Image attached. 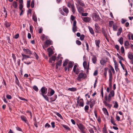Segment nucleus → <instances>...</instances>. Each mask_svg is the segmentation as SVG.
I'll list each match as a JSON object with an SVG mask.
<instances>
[{"label":"nucleus","mask_w":133,"mask_h":133,"mask_svg":"<svg viewBox=\"0 0 133 133\" xmlns=\"http://www.w3.org/2000/svg\"><path fill=\"white\" fill-rule=\"evenodd\" d=\"M62 60H60L58 61L57 63L56 64L60 66L62 64Z\"/></svg>","instance_id":"c03bdc74"},{"label":"nucleus","mask_w":133,"mask_h":133,"mask_svg":"<svg viewBox=\"0 0 133 133\" xmlns=\"http://www.w3.org/2000/svg\"><path fill=\"white\" fill-rule=\"evenodd\" d=\"M130 45L129 42L128 41H126L124 42V46L126 49L129 48Z\"/></svg>","instance_id":"4be33fe9"},{"label":"nucleus","mask_w":133,"mask_h":133,"mask_svg":"<svg viewBox=\"0 0 133 133\" xmlns=\"http://www.w3.org/2000/svg\"><path fill=\"white\" fill-rule=\"evenodd\" d=\"M110 122L114 125L115 126L117 125V124L115 123L114 118L111 116V117Z\"/></svg>","instance_id":"c85d7f7f"},{"label":"nucleus","mask_w":133,"mask_h":133,"mask_svg":"<svg viewBox=\"0 0 133 133\" xmlns=\"http://www.w3.org/2000/svg\"><path fill=\"white\" fill-rule=\"evenodd\" d=\"M117 28V26L116 25H113V29L114 31H116Z\"/></svg>","instance_id":"3c124183"},{"label":"nucleus","mask_w":133,"mask_h":133,"mask_svg":"<svg viewBox=\"0 0 133 133\" xmlns=\"http://www.w3.org/2000/svg\"><path fill=\"white\" fill-rule=\"evenodd\" d=\"M92 60L93 63L94 64H96L97 61V58L96 56L95 55H93L92 56Z\"/></svg>","instance_id":"6ab92c4d"},{"label":"nucleus","mask_w":133,"mask_h":133,"mask_svg":"<svg viewBox=\"0 0 133 133\" xmlns=\"http://www.w3.org/2000/svg\"><path fill=\"white\" fill-rule=\"evenodd\" d=\"M118 41L119 42L120 44L121 45H122L123 42V37H121L118 40Z\"/></svg>","instance_id":"c9c22d12"},{"label":"nucleus","mask_w":133,"mask_h":133,"mask_svg":"<svg viewBox=\"0 0 133 133\" xmlns=\"http://www.w3.org/2000/svg\"><path fill=\"white\" fill-rule=\"evenodd\" d=\"M75 1L77 2V4L79 5L82 6H84L85 4L83 1L81 0H75Z\"/></svg>","instance_id":"f8f14e48"},{"label":"nucleus","mask_w":133,"mask_h":133,"mask_svg":"<svg viewBox=\"0 0 133 133\" xmlns=\"http://www.w3.org/2000/svg\"><path fill=\"white\" fill-rule=\"evenodd\" d=\"M103 131L104 133H107L106 129V127L104 126V127L103 128Z\"/></svg>","instance_id":"774afa93"},{"label":"nucleus","mask_w":133,"mask_h":133,"mask_svg":"<svg viewBox=\"0 0 133 133\" xmlns=\"http://www.w3.org/2000/svg\"><path fill=\"white\" fill-rule=\"evenodd\" d=\"M12 5L15 8H16L18 6L17 2L15 1H14L13 2Z\"/></svg>","instance_id":"72a5a7b5"},{"label":"nucleus","mask_w":133,"mask_h":133,"mask_svg":"<svg viewBox=\"0 0 133 133\" xmlns=\"http://www.w3.org/2000/svg\"><path fill=\"white\" fill-rule=\"evenodd\" d=\"M122 28H120L118 30L117 33V36H119L122 32Z\"/></svg>","instance_id":"c756f323"},{"label":"nucleus","mask_w":133,"mask_h":133,"mask_svg":"<svg viewBox=\"0 0 133 133\" xmlns=\"http://www.w3.org/2000/svg\"><path fill=\"white\" fill-rule=\"evenodd\" d=\"M23 50L25 53L27 54H32L31 52L28 49H23Z\"/></svg>","instance_id":"4468645a"},{"label":"nucleus","mask_w":133,"mask_h":133,"mask_svg":"<svg viewBox=\"0 0 133 133\" xmlns=\"http://www.w3.org/2000/svg\"><path fill=\"white\" fill-rule=\"evenodd\" d=\"M93 15V19L94 21L97 22L100 20V18L97 13H94Z\"/></svg>","instance_id":"423d86ee"},{"label":"nucleus","mask_w":133,"mask_h":133,"mask_svg":"<svg viewBox=\"0 0 133 133\" xmlns=\"http://www.w3.org/2000/svg\"><path fill=\"white\" fill-rule=\"evenodd\" d=\"M89 106L88 105H86L84 108V110L86 112L88 113V112L87 111V110H88L89 109Z\"/></svg>","instance_id":"de8ad7c7"},{"label":"nucleus","mask_w":133,"mask_h":133,"mask_svg":"<svg viewBox=\"0 0 133 133\" xmlns=\"http://www.w3.org/2000/svg\"><path fill=\"white\" fill-rule=\"evenodd\" d=\"M45 44H46L48 45H50L51 44V41L49 40H47L45 42Z\"/></svg>","instance_id":"49530a36"},{"label":"nucleus","mask_w":133,"mask_h":133,"mask_svg":"<svg viewBox=\"0 0 133 133\" xmlns=\"http://www.w3.org/2000/svg\"><path fill=\"white\" fill-rule=\"evenodd\" d=\"M47 88L45 86L43 87L41 89L40 91H41V93L40 94L42 95L46 94L47 92Z\"/></svg>","instance_id":"39448f33"},{"label":"nucleus","mask_w":133,"mask_h":133,"mask_svg":"<svg viewBox=\"0 0 133 133\" xmlns=\"http://www.w3.org/2000/svg\"><path fill=\"white\" fill-rule=\"evenodd\" d=\"M115 48L117 49V51L118 52H119L120 51V50L119 49V46L117 45H115Z\"/></svg>","instance_id":"09e8293b"},{"label":"nucleus","mask_w":133,"mask_h":133,"mask_svg":"<svg viewBox=\"0 0 133 133\" xmlns=\"http://www.w3.org/2000/svg\"><path fill=\"white\" fill-rule=\"evenodd\" d=\"M76 43L78 45H80L81 44V42L77 40L76 41Z\"/></svg>","instance_id":"69168bd1"},{"label":"nucleus","mask_w":133,"mask_h":133,"mask_svg":"<svg viewBox=\"0 0 133 133\" xmlns=\"http://www.w3.org/2000/svg\"><path fill=\"white\" fill-rule=\"evenodd\" d=\"M33 89L36 91L37 92L38 89L36 85H34L33 87Z\"/></svg>","instance_id":"79ce46f5"},{"label":"nucleus","mask_w":133,"mask_h":133,"mask_svg":"<svg viewBox=\"0 0 133 133\" xmlns=\"http://www.w3.org/2000/svg\"><path fill=\"white\" fill-rule=\"evenodd\" d=\"M6 98L8 99H10L12 98V97L11 95H7L6 96Z\"/></svg>","instance_id":"4d7b16f0"},{"label":"nucleus","mask_w":133,"mask_h":133,"mask_svg":"<svg viewBox=\"0 0 133 133\" xmlns=\"http://www.w3.org/2000/svg\"><path fill=\"white\" fill-rule=\"evenodd\" d=\"M108 69V68H104V77L105 78H106L107 77V74Z\"/></svg>","instance_id":"a878e982"},{"label":"nucleus","mask_w":133,"mask_h":133,"mask_svg":"<svg viewBox=\"0 0 133 133\" xmlns=\"http://www.w3.org/2000/svg\"><path fill=\"white\" fill-rule=\"evenodd\" d=\"M33 26L32 25H30L29 27L30 30L31 32L32 33L33 32Z\"/></svg>","instance_id":"13d9d810"},{"label":"nucleus","mask_w":133,"mask_h":133,"mask_svg":"<svg viewBox=\"0 0 133 133\" xmlns=\"http://www.w3.org/2000/svg\"><path fill=\"white\" fill-rule=\"evenodd\" d=\"M109 81H112V74L110 70H109Z\"/></svg>","instance_id":"393cba45"},{"label":"nucleus","mask_w":133,"mask_h":133,"mask_svg":"<svg viewBox=\"0 0 133 133\" xmlns=\"http://www.w3.org/2000/svg\"><path fill=\"white\" fill-rule=\"evenodd\" d=\"M62 9L64 11L65 13L66 14H65L63 11L61 12V14L63 15L67 16L69 12V10L68 8L66 6H63L62 7Z\"/></svg>","instance_id":"7ed1b4c3"},{"label":"nucleus","mask_w":133,"mask_h":133,"mask_svg":"<svg viewBox=\"0 0 133 133\" xmlns=\"http://www.w3.org/2000/svg\"><path fill=\"white\" fill-rule=\"evenodd\" d=\"M87 77V76L85 74L81 72L79 74L77 79L78 81H81L82 79H85Z\"/></svg>","instance_id":"f257e3e1"},{"label":"nucleus","mask_w":133,"mask_h":133,"mask_svg":"<svg viewBox=\"0 0 133 133\" xmlns=\"http://www.w3.org/2000/svg\"><path fill=\"white\" fill-rule=\"evenodd\" d=\"M107 61L106 59H102L100 61L101 64L102 65H104Z\"/></svg>","instance_id":"a211bd4d"},{"label":"nucleus","mask_w":133,"mask_h":133,"mask_svg":"<svg viewBox=\"0 0 133 133\" xmlns=\"http://www.w3.org/2000/svg\"><path fill=\"white\" fill-rule=\"evenodd\" d=\"M68 63V60L67 59H66L64 62V63L63 64V66H65Z\"/></svg>","instance_id":"37998d69"},{"label":"nucleus","mask_w":133,"mask_h":133,"mask_svg":"<svg viewBox=\"0 0 133 133\" xmlns=\"http://www.w3.org/2000/svg\"><path fill=\"white\" fill-rule=\"evenodd\" d=\"M102 31L103 34L104 35L105 37L106 38L107 36V34L106 33V31L104 29L102 28Z\"/></svg>","instance_id":"58836bf2"},{"label":"nucleus","mask_w":133,"mask_h":133,"mask_svg":"<svg viewBox=\"0 0 133 133\" xmlns=\"http://www.w3.org/2000/svg\"><path fill=\"white\" fill-rule=\"evenodd\" d=\"M76 5V7L77 8L78 11L80 13H81L83 11L84 9L81 6L77 4L76 3H75Z\"/></svg>","instance_id":"9d476101"},{"label":"nucleus","mask_w":133,"mask_h":133,"mask_svg":"<svg viewBox=\"0 0 133 133\" xmlns=\"http://www.w3.org/2000/svg\"><path fill=\"white\" fill-rule=\"evenodd\" d=\"M30 0L28 1H27V7L28 8H29L30 7Z\"/></svg>","instance_id":"603ef678"},{"label":"nucleus","mask_w":133,"mask_h":133,"mask_svg":"<svg viewBox=\"0 0 133 133\" xmlns=\"http://www.w3.org/2000/svg\"><path fill=\"white\" fill-rule=\"evenodd\" d=\"M102 110L105 114L107 115L108 116L109 115L107 109L105 108H103L102 109Z\"/></svg>","instance_id":"cd10ccee"},{"label":"nucleus","mask_w":133,"mask_h":133,"mask_svg":"<svg viewBox=\"0 0 133 133\" xmlns=\"http://www.w3.org/2000/svg\"><path fill=\"white\" fill-rule=\"evenodd\" d=\"M121 52L122 54H123L124 52V47L122 46L121 48Z\"/></svg>","instance_id":"bf43d9fd"},{"label":"nucleus","mask_w":133,"mask_h":133,"mask_svg":"<svg viewBox=\"0 0 133 133\" xmlns=\"http://www.w3.org/2000/svg\"><path fill=\"white\" fill-rule=\"evenodd\" d=\"M26 112L27 113H28L29 114V115H30V118H32V116L31 112L30 111L27 110L26 111Z\"/></svg>","instance_id":"680f3d73"},{"label":"nucleus","mask_w":133,"mask_h":133,"mask_svg":"<svg viewBox=\"0 0 133 133\" xmlns=\"http://www.w3.org/2000/svg\"><path fill=\"white\" fill-rule=\"evenodd\" d=\"M50 99L51 100V101L53 102L55 101L56 99V98H54V97H52L50 98Z\"/></svg>","instance_id":"338daca9"},{"label":"nucleus","mask_w":133,"mask_h":133,"mask_svg":"<svg viewBox=\"0 0 133 133\" xmlns=\"http://www.w3.org/2000/svg\"><path fill=\"white\" fill-rule=\"evenodd\" d=\"M73 66V64L72 62H69L68 67L69 68H72Z\"/></svg>","instance_id":"4c0bfd02"},{"label":"nucleus","mask_w":133,"mask_h":133,"mask_svg":"<svg viewBox=\"0 0 133 133\" xmlns=\"http://www.w3.org/2000/svg\"><path fill=\"white\" fill-rule=\"evenodd\" d=\"M95 42L97 48L98 49L100 47L99 44L100 42V40H96Z\"/></svg>","instance_id":"aec40b11"},{"label":"nucleus","mask_w":133,"mask_h":133,"mask_svg":"<svg viewBox=\"0 0 133 133\" xmlns=\"http://www.w3.org/2000/svg\"><path fill=\"white\" fill-rule=\"evenodd\" d=\"M45 99L48 101H49V98L46 95H42Z\"/></svg>","instance_id":"ea45409f"},{"label":"nucleus","mask_w":133,"mask_h":133,"mask_svg":"<svg viewBox=\"0 0 133 133\" xmlns=\"http://www.w3.org/2000/svg\"><path fill=\"white\" fill-rule=\"evenodd\" d=\"M5 24L6 27L7 28L10 26L11 23L10 22H8L7 21H6L5 22Z\"/></svg>","instance_id":"7c9ffc66"},{"label":"nucleus","mask_w":133,"mask_h":133,"mask_svg":"<svg viewBox=\"0 0 133 133\" xmlns=\"http://www.w3.org/2000/svg\"><path fill=\"white\" fill-rule=\"evenodd\" d=\"M77 103L78 104L76 105L77 107L78 106V104H79V106L83 107L84 106L83 101V99H80L79 100H77Z\"/></svg>","instance_id":"1a4fd4ad"},{"label":"nucleus","mask_w":133,"mask_h":133,"mask_svg":"<svg viewBox=\"0 0 133 133\" xmlns=\"http://www.w3.org/2000/svg\"><path fill=\"white\" fill-rule=\"evenodd\" d=\"M84 57L85 56H84L83 57L84 61L83 63V66L84 69H87L88 70L89 68H88V66L87 65V63L86 61L84 60Z\"/></svg>","instance_id":"2eb2a0df"},{"label":"nucleus","mask_w":133,"mask_h":133,"mask_svg":"<svg viewBox=\"0 0 133 133\" xmlns=\"http://www.w3.org/2000/svg\"><path fill=\"white\" fill-rule=\"evenodd\" d=\"M95 104V101L94 100L91 101V99L90 100V108L92 107Z\"/></svg>","instance_id":"412c9836"},{"label":"nucleus","mask_w":133,"mask_h":133,"mask_svg":"<svg viewBox=\"0 0 133 133\" xmlns=\"http://www.w3.org/2000/svg\"><path fill=\"white\" fill-rule=\"evenodd\" d=\"M23 7V4H19V9L20 10H23L22 9Z\"/></svg>","instance_id":"e2e57ef3"},{"label":"nucleus","mask_w":133,"mask_h":133,"mask_svg":"<svg viewBox=\"0 0 133 133\" xmlns=\"http://www.w3.org/2000/svg\"><path fill=\"white\" fill-rule=\"evenodd\" d=\"M62 125V126L64 128L66 129V130L68 131H70V129L69 127H68L67 125L64 124H63Z\"/></svg>","instance_id":"f704fd0d"},{"label":"nucleus","mask_w":133,"mask_h":133,"mask_svg":"<svg viewBox=\"0 0 133 133\" xmlns=\"http://www.w3.org/2000/svg\"><path fill=\"white\" fill-rule=\"evenodd\" d=\"M115 95L114 91L112 90L110 92V93L109 94L108 97V102H110L111 101V98L114 97Z\"/></svg>","instance_id":"20e7f679"},{"label":"nucleus","mask_w":133,"mask_h":133,"mask_svg":"<svg viewBox=\"0 0 133 133\" xmlns=\"http://www.w3.org/2000/svg\"><path fill=\"white\" fill-rule=\"evenodd\" d=\"M89 29L90 33L92 35H94V32L93 31V29L91 27L89 26Z\"/></svg>","instance_id":"e433bc0d"},{"label":"nucleus","mask_w":133,"mask_h":133,"mask_svg":"<svg viewBox=\"0 0 133 133\" xmlns=\"http://www.w3.org/2000/svg\"><path fill=\"white\" fill-rule=\"evenodd\" d=\"M128 58L131 60L130 63L133 64V55L132 54L131 52H129L128 54Z\"/></svg>","instance_id":"0eeeda50"},{"label":"nucleus","mask_w":133,"mask_h":133,"mask_svg":"<svg viewBox=\"0 0 133 133\" xmlns=\"http://www.w3.org/2000/svg\"><path fill=\"white\" fill-rule=\"evenodd\" d=\"M78 127L80 129L82 132V133H85V128L84 127L82 124H79L78 125Z\"/></svg>","instance_id":"6e6552de"},{"label":"nucleus","mask_w":133,"mask_h":133,"mask_svg":"<svg viewBox=\"0 0 133 133\" xmlns=\"http://www.w3.org/2000/svg\"><path fill=\"white\" fill-rule=\"evenodd\" d=\"M76 20L74 21L73 23L72 30L74 32H75L77 30V26L76 25Z\"/></svg>","instance_id":"9b49d317"},{"label":"nucleus","mask_w":133,"mask_h":133,"mask_svg":"<svg viewBox=\"0 0 133 133\" xmlns=\"http://www.w3.org/2000/svg\"><path fill=\"white\" fill-rule=\"evenodd\" d=\"M95 29L97 31V32H98L100 30V27L99 26H98V24L97 23H96L95 25Z\"/></svg>","instance_id":"5701e85b"},{"label":"nucleus","mask_w":133,"mask_h":133,"mask_svg":"<svg viewBox=\"0 0 133 133\" xmlns=\"http://www.w3.org/2000/svg\"><path fill=\"white\" fill-rule=\"evenodd\" d=\"M104 99H105V101H103V103L105 104V106L108 107V108H109L110 109L111 107L112 106V105L111 104H110L109 103H108L107 102V101H108V95H107V94H105V95Z\"/></svg>","instance_id":"f03ea898"},{"label":"nucleus","mask_w":133,"mask_h":133,"mask_svg":"<svg viewBox=\"0 0 133 133\" xmlns=\"http://www.w3.org/2000/svg\"><path fill=\"white\" fill-rule=\"evenodd\" d=\"M70 8H71V11L72 12L73 14H74L76 11V10L74 4H71V7Z\"/></svg>","instance_id":"dca6fc26"},{"label":"nucleus","mask_w":133,"mask_h":133,"mask_svg":"<svg viewBox=\"0 0 133 133\" xmlns=\"http://www.w3.org/2000/svg\"><path fill=\"white\" fill-rule=\"evenodd\" d=\"M47 51L48 52V56L49 57H50L54 53L52 49L51 48H49L48 49Z\"/></svg>","instance_id":"ddd939ff"},{"label":"nucleus","mask_w":133,"mask_h":133,"mask_svg":"<svg viewBox=\"0 0 133 133\" xmlns=\"http://www.w3.org/2000/svg\"><path fill=\"white\" fill-rule=\"evenodd\" d=\"M21 118L22 121H24L26 123H28V121L27 120V118L24 115H22L21 116Z\"/></svg>","instance_id":"f3484780"},{"label":"nucleus","mask_w":133,"mask_h":133,"mask_svg":"<svg viewBox=\"0 0 133 133\" xmlns=\"http://www.w3.org/2000/svg\"><path fill=\"white\" fill-rule=\"evenodd\" d=\"M91 20L90 18L88 17H84L83 19V21L85 22H89Z\"/></svg>","instance_id":"b1692460"},{"label":"nucleus","mask_w":133,"mask_h":133,"mask_svg":"<svg viewBox=\"0 0 133 133\" xmlns=\"http://www.w3.org/2000/svg\"><path fill=\"white\" fill-rule=\"evenodd\" d=\"M114 62L115 63V70L117 72L118 71H119V69L118 67V65L117 64H116L115 61H114Z\"/></svg>","instance_id":"a19ab883"},{"label":"nucleus","mask_w":133,"mask_h":133,"mask_svg":"<svg viewBox=\"0 0 133 133\" xmlns=\"http://www.w3.org/2000/svg\"><path fill=\"white\" fill-rule=\"evenodd\" d=\"M85 37V36L84 35H82L80 36V39L81 40H83Z\"/></svg>","instance_id":"052dcab7"},{"label":"nucleus","mask_w":133,"mask_h":133,"mask_svg":"<svg viewBox=\"0 0 133 133\" xmlns=\"http://www.w3.org/2000/svg\"><path fill=\"white\" fill-rule=\"evenodd\" d=\"M55 92L52 89H51L50 94H49L48 96H51L54 95Z\"/></svg>","instance_id":"2f4dec72"},{"label":"nucleus","mask_w":133,"mask_h":133,"mask_svg":"<svg viewBox=\"0 0 133 133\" xmlns=\"http://www.w3.org/2000/svg\"><path fill=\"white\" fill-rule=\"evenodd\" d=\"M45 37V35L44 34H42L41 37V39L43 41L44 40Z\"/></svg>","instance_id":"864d4df0"},{"label":"nucleus","mask_w":133,"mask_h":133,"mask_svg":"<svg viewBox=\"0 0 133 133\" xmlns=\"http://www.w3.org/2000/svg\"><path fill=\"white\" fill-rule=\"evenodd\" d=\"M3 9H4V12L5 13V17L6 18L7 16V12L6 11L5 8V7H3Z\"/></svg>","instance_id":"8fccbe9b"},{"label":"nucleus","mask_w":133,"mask_h":133,"mask_svg":"<svg viewBox=\"0 0 133 133\" xmlns=\"http://www.w3.org/2000/svg\"><path fill=\"white\" fill-rule=\"evenodd\" d=\"M68 90L72 91H75L77 90V89L76 88L74 87L69 88L68 89Z\"/></svg>","instance_id":"473e14b6"},{"label":"nucleus","mask_w":133,"mask_h":133,"mask_svg":"<svg viewBox=\"0 0 133 133\" xmlns=\"http://www.w3.org/2000/svg\"><path fill=\"white\" fill-rule=\"evenodd\" d=\"M32 19L35 22H36L37 21V18L35 13L32 15Z\"/></svg>","instance_id":"bb28decb"},{"label":"nucleus","mask_w":133,"mask_h":133,"mask_svg":"<svg viewBox=\"0 0 133 133\" xmlns=\"http://www.w3.org/2000/svg\"><path fill=\"white\" fill-rule=\"evenodd\" d=\"M67 6L69 8H70L71 7V4L70 2H68L67 3Z\"/></svg>","instance_id":"0e129e2a"},{"label":"nucleus","mask_w":133,"mask_h":133,"mask_svg":"<svg viewBox=\"0 0 133 133\" xmlns=\"http://www.w3.org/2000/svg\"><path fill=\"white\" fill-rule=\"evenodd\" d=\"M114 108H117L118 107V104L117 102H115L114 103Z\"/></svg>","instance_id":"a18cd8bd"},{"label":"nucleus","mask_w":133,"mask_h":133,"mask_svg":"<svg viewBox=\"0 0 133 133\" xmlns=\"http://www.w3.org/2000/svg\"><path fill=\"white\" fill-rule=\"evenodd\" d=\"M34 6V0H32L31 1V6L32 8H33Z\"/></svg>","instance_id":"6e6d98bb"},{"label":"nucleus","mask_w":133,"mask_h":133,"mask_svg":"<svg viewBox=\"0 0 133 133\" xmlns=\"http://www.w3.org/2000/svg\"><path fill=\"white\" fill-rule=\"evenodd\" d=\"M113 24L114 22L113 21H110L109 23V26L110 27H111L112 26V25Z\"/></svg>","instance_id":"5fc2aeb1"}]
</instances>
